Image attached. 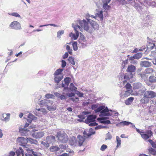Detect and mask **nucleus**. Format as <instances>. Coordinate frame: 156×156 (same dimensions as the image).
<instances>
[{
    "label": "nucleus",
    "instance_id": "1",
    "mask_svg": "<svg viewBox=\"0 0 156 156\" xmlns=\"http://www.w3.org/2000/svg\"><path fill=\"white\" fill-rule=\"evenodd\" d=\"M79 23L80 26L78 25H74L73 24L72 25V27L74 28L75 31V34L73 33H70L69 34V36L72 38L73 39H77L79 36V33L78 30H79L82 32L83 29L87 31L89 30L90 27L88 26V23L85 20H83L81 21H80Z\"/></svg>",
    "mask_w": 156,
    "mask_h": 156
},
{
    "label": "nucleus",
    "instance_id": "2",
    "mask_svg": "<svg viewBox=\"0 0 156 156\" xmlns=\"http://www.w3.org/2000/svg\"><path fill=\"white\" fill-rule=\"evenodd\" d=\"M143 96L140 101L142 104H147L149 102L150 99L156 97V93L152 91L147 90L144 92Z\"/></svg>",
    "mask_w": 156,
    "mask_h": 156
},
{
    "label": "nucleus",
    "instance_id": "3",
    "mask_svg": "<svg viewBox=\"0 0 156 156\" xmlns=\"http://www.w3.org/2000/svg\"><path fill=\"white\" fill-rule=\"evenodd\" d=\"M136 67L132 65H129L126 69V72H129V74L126 73L124 76V79L126 80H129L133 77L132 73L134 72L136 70Z\"/></svg>",
    "mask_w": 156,
    "mask_h": 156
},
{
    "label": "nucleus",
    "instance_id": "4",
    "mask_svg": "<svg viewBox=\"0 0 156 156\" xmlns=\"http://www.w3.org/2000/svg\"><path fill=\"white\" fill-rule=\"evenodd\" d=\"M133 126L135 128L136 131L140 134L142 138L144 140H146L153 136V133L151 130H147L146 132H142L136 128L135 126L134 125Z\"/></svg>",
    "mask_w": 156,
    "mask_h": 156
},
{
    "label": "nucleus",
    "instance_id": "5",
    "mask_svg": "<svg viewBox=\"0 0 156 156\" xmlns=\"http://www.w3.org/2000/svg\"><path fill=\"white\" fill-rule=\"evenodd\" d=\"M56 136L58 140L62 143H66L68 141V137L65 133L61 134L60 132H58Z\"/></svg>",
    "mask_w": 156,
    "mask_h": 156
},
{
    "label": "nucleus",
    "instance_id": "6",
    "mask_svg": "<svg viewBox=\"0 0 156 156\" xmlns=\"http://www.w3.org/2000/svg\"><path fill=\"white\" fill-rule=\"evenodd\" d=\"M28 142V140L23 137H19L17 140V142L23 147L27 144Z\"/></svg>",
    "mask_w": 156,
    "mask_h": 156
},
{
    "label": "nucleus",
    "instance_id": "7",
    "mask_svg": "<svg viewBox=\"0 0 156 156\" xmlns=\"http://www.w3.org/2000/svg\"><path fill=\"white\" fill-rule=\"evenodd\" d=\"M9 26L15 30L20 29L21 28L20 24L16 21L12 22Z\"/></svg>",
    "mask_w": 156,
    "mask_h": 156
},
{
    "label": "nucleus",
    "instance_id": "8",
    "mask_svg": "<svg viewBox=\"0 0 156 156\" xmlns=\"http://www.w3.org/2000/svg\"><path fill=\"white\" fill-rule=\"evenodd\" d=\"M37 131H35L32 133V136L35 138H40L43 136L44 135V133L43 132H37Z\"/></svg>",
    "mask_w": 156,
    "mask_h": 156
},
{
    "label": "nucleus",
    "instance_id": "9",
    "mask_svg": "<svg viewBox=\"0 0 156 156\" xmlns=\"http://www.w3.org/2000/svg\"><path fill=\"white\" fill-rule=\"evenodd\" d=\"M77 138L78 140L77 141H76L75 143H77L78 142V145L79 146H82L85 140V139L83 136L79 135L77 136Z\"/></svg>",
    "mask_w": 156,
    "mask_h": 156
},
{
    "label": "nucleus",
    "instance_id": "10",
    "mask_svg": "<svg viewBox=\"0 0 156 156\" xmlns=\"http://www.w3.org/2000/svg\"><path fill=\"white\" fill-rule=\"evenodd\" d=\"M156 42L152 40H149L147 44V48L149 49H152L154 47L155 48Z\"/></svg>",
    "mask_w": 156,
    "mask_h": 156
},
{
    "label": "nucleus",
    "instance_id": "11",
    "mask_svg": "<svg viewBox=\"0 0 156 156\" xmlns=\"http://www.w3.org/2000/svg\"><path fill=\"white\" fill-rule=\"evenodd\" d=\"M87 21L88 22L91 23V27L90 28L92 30H98V25L94 21H93L92 23V20H91L89 19H87Z\"/></svg>",
    "mask_w": 156,
    "mask_h": 156
},
{
    "label": "nucleus",
    "instance_id": "12",
    "mask_svg": "<svg viewBox=\"0 0 156 156\" xmlns=\"http://www.w3.org/2000/svg\"><path fill=\"white\" fill-rule=\"evenodd\" d=\"M55 137L53 136H48L46 138V141L47 143L50 144L54 142L55 141Z\"/></svg>",
    "mask_w": 156,
    "mask_h": 156
},
{
    "label": "nucleus",
    "instance_id": "13",
    "mask_svg": "<svg viewBox=\"0 0 156 156\" xmlns=\"http://www.w3.org/2000/svg\"><path fill=\"white\" fill-rule=\"evenodd\" d=\"M10 114H3L1 117V119L3 121H8L10 118Z\"/></svg>",
    "mask_w": 156,
    "mask_h": 156
},
{
    "label": "nucleus",
    "instance_id": "14",
    "mask_svg": "<svg viewBox=\"0 0 156 156\" xmlns=\"http://www.w3.org/2000/svg\"><path fill=\"white\" fill-rule=\"evenodd\" d=\"M111 0H102V2L103 3V8L105 10H108L110 6L108 5V4L109 2Z\"/></svg>",
    "mask_w": 156,
    "mask_h": 156
},
{
    "label": "nucleus",
    "instance_id": "15",
    "mask_svg": "<svg viewBox=\"0 0 156 156\" xmlns=\"http://www.w3.org/2000/svg\"><path fill=\"white\" fill-rule=\"evenodd\" d=\"M96 118V117L93 115H89L87 118L86 120H85V122L87 123H90L91 122H94Z\"/></svg>",
    "mask_w": 156,
    "mask_h": 156
},
{
    "label": "nucleus",
    "instance_id": "16",
    "mask_svg": "<svg viewBox=\"0 0 156 156\" xmlns=\"http://www.w3.org/2000/svg\"><path fill=\"white\" fill-rule=\"evenodd\" d=\"M108 118L103 117L102 118H99L98 119V120H101V122L103 123H105L109 124L110 123V122L109 120H105V119H108Z\"/></svg>",
    "mask_w": 156,
    "mask_h": 156
},
{
    "label": "nucleus",
    "instance_id": "17",
    "mask_svg": "<svg viewBox=\"0 0 156 156\" xmlns=\"http://www.w3.org/2000/svg\"><path fill=\"white\" fill-rule=\"evenodd\" d=\"M60 150V148L57 146H52L50 148L51 152H55Z\"/></svg>",
    "mask_w": 156,
    "mask_h": 156
},
{
    "label": "nucleus",
    "instance_id": "18",
    "mask_svg": "<svg viewBox=\"0 0 156 156\" xmlns=\"http://www.w3.org/2000/svg\"><path fill=\"white\" fill-rule=\"evenodd\" d=\"M141 65L142 66L147 67L150 66H151V63L148 61H143L142 62Z\"/></svg>",
    "mask_w": 156,
    "mask_h": 156
},
{
    "label": "nucleus",
    "instance_id": "19",
    "mask_svg": "<svg viewBox=\"0 0 156 156\" xmlns=\"http://www.w3.org/2000/svg\"><path fill=\"white\" fill-rule=\"evenodd\" d=\"M54 77V80L55 83H58L63 78V76H55Z\"/></svg>",
    "mask_w": 156,
    "mask_h": 156
},
{
    "label": "nucleus",
    "instance_id": "20",
    "mask_svg": "<svg viewBox=\"0 0 156 156\" xmlns=\"http://www.w3.org/2000/svg\"><path fill=\"white\" fill-rule=\"evenodd\" d=\"M16 153L18 156H19L20 154H22V156H24V151L22 148L21 147H20L19 149L16 151Z\"/></svg>",
    "mask_w": 156,
    "mask_h": 156
},
{
    "label": "nucleus",
    "instance_id": "21",
    "mask_svg": "<svg viewBox=\"0 0 156 156\" xmlns=\"http://www.w3.org/2000/svg\"><path fill=\"white\" fill-rule=\"evenodd\" d=\"M149 81L151 83L156 82V77L154 76H151L149 77Z\"/></svg>",
    "mask_w": 156,
    "mask_h": 156
},
{
    "label": "nucleus",
    "instance_id": "22",
    "mask_svg": "<svg viewBox=\"0 0 156 156\" xmlns=\"http://www.w3.org/2000/svg\"><path fill=\"white\" fill-rule=\"evenodd\" d=\"M154 70L152 68H148L146 69L144 71L145 74H151L153 73Z\"/></svg>",
    "mask_w": 156,
    "mask_h": 156
},
{
    "label": "nucleus",
    "instance_id": "23",
    "mask_svg": "<svg viewBox=\"0 0 156 156\" xmlns=\"http://www.w3.org/2000/svg\"><path fill=\"white\" fill-rule=\"evenodd\" d=\"M134 99V98L130 97L125 101V103L126 105H129L131 104Z\"/></svg>",
    "mask_w": 156,
    "mask_h": 156
},
{
    "label": "nucleus",
    "instance_id": "24",
    "mask_svg": "<svg viewBox=\"0 0 156 156\" xmlns=\"http://www.w3.org/2000/svg\"><path fill=\"white\" fill-rule=\"evenodd\" d=\"M23 149L28 152H31L32 149L30 147V146L26 144L25 146L23 147Z\"/></svg>",
    "mask_w": 156,
    "mask_h": 156
},
{
    "label": "nucleus",
    "instance_id": "25",
    "mask_svg": "<svg viewBox=\"0 0 156 156\" xmlns=\"http://www.w3.org/2000/svg\"><path fill=\"white\" fill-rule=\"evenodd\" d=\"M149 152L150 154L154 156H156V150L152 148H149L148 149Z\"/></svg>",
    "mask_w": 156,
    "mask_h": 156
},
{
    "label": "nucleus",
    "instance_id": "26",
    "mask_svg": "<svg viewBox=\"0 0 156 156\" xmlns=\"http://www.w3.org/2000/svg\"><path fill=\"white\" fill-rule=\"evenodd\" d=\"M71 79L69 77H67L64 78V81L65 84L66 85L67 87H68L70 81H71Z\"/></svg>",
    "mask_w": 156,
    "mask_h": 156
},
{
    "label": "nucleus",
    "instance_id": "27",
    "mask_svg": "<svg viewBox=\"0 0 156 156\" xmlns=\"http://www.w3.org/2000/svg\"><path fill=\"white\" fill-rule=\"evenodd\" d=\"M69 89L72 91L76 90L77 88L75 87L73 83H71L69 86Z\"/></svg>",
    "mask_w": 156,
    "mask_h": 156
},
{
    "label": "nucleus",
    "instance_id": "28",
    "mask_svg": "<svg viewBox=\"0 0 156 156\" xmlns=\"http://www.w3.org/2000/svg\"><path fill=\"white\" fill-rule=\"evenodd\" d=\"M116 142L117 144L116 147H118L121 145V141L120 138L118 136H116Z\"/></svg>",
    "mask_w": 156,
    "mask_h": 156
},
{
    "label": "nucleus",
    "instance_id": "29",
    "mask_svg": "<svg viewBox=\"0 0 156 156\" xmlns=\"http://www.w3.org/2000/svg\"><path fill=\"white\" fill-rule=\"evenodd\" d=\"M63 70V69H57L55 72L54 73V75L59 76V74H61Z\"/></svg>",
    "mask_w": 156,
    "mask_h": 156
},
{
    "label": "nucleus",
    "instance_id": "30",
    "mask_svg": "<svg viewBox=\"0 0 156 156\" xmlns=\"http://www.w3.org/2000/svg\"><path fill=\"white\" fill-rule=\"evenodd\" d=\"M64 33V31L63 30H59L57 33V37L58 38H61V36H62Z\"/></svg>",
    "mask_w": 156,
    "mask_h": 156
},
{
    "label": "nucleus",
    "instance_id": "31",
    "mask_svg": "<svg viewBox=\"0 0 156 156\" xmlns=\"http://www.w3.org/2000/svg\"><path fill=\"white\" fill-rule=\"evenodd\" d=\"M28 131L27 129L24 128H21L19 129V132L22 134H25Z\"/></svg>",
    "mask_w": 156,
    "mask_h": 156
},
{
    "label": "nucleus",
    "instance_id": "32",
    "mask_svg": "<svg viewBox=\"0 0 156 156\" xmlns=\"http://www.w3.org/2000/svg\"><path fill=\"white\" fill-rule=\"evenodd\" d=\"M141 84L139 83H135L133 85V88L134 89H138L140 88Z\"/></svg>",
    "mask_w": 156,
    "mask_h": 156
},
{
    "label": "nucleus",
    "instance_id": "33",
    "mask_svg": "<svg viewBox=\"0 0 156 156\" xmlns=\"http://www.w3.org/2000/svg\"><path fill=\"white\" fill-rule=\"evenodd\" d=\"M146 74H145V72L144 73H142L139 74V75L141 77L143 80H145L147 79V77L146 75Z\"/></svg>",
    "mask_w": 156,
    "mask_h": 156
},
{
    "label": "nucleus",
    "instance_id": "34",
    "mask_svg": "<svg viewBox=\"0 0 156 156\" xmlns=\"http://www.w3.org/2000/svg\"><path fill=\"white\" fill-rule=\"evenodd\" d=\"M72 46L73 50L76 51L78 49L77 44L76 42H74L72 43Z\"/></svg>",
    "mask_w": 156,
    "mask_h": 156
},
{
    "label": "nucleus",
    "instance_id": "35",
    "mask_svg": "<svg viewBox=\"0 0 156 156\" xmlns=\"http://www.w3.org/2000/svg\"><path fill=\"white\" fill-rule=\"evenodd\" d=\"M68 60L73 65H75V62L73 58L72 57H69Z\"/></svg>",
    "mask_w": 156,
    "mask_h": 156
},
{
    "label": "nucleus",
    "instance_id": "36",
    "mask_svg": "<svg viewBox=\"0 0 156 156\" xmlns=\"http://www.w3.org/2000/svg\"><path fill=\"white\" fill-rule=\"evenodd\" d=\"M104 108L105 106H99L95 110V112H98L101 111Z\"/></svg>",
    "mask_w": 156,
    "mask_h": 156
},
{
    "label": "nucleus",
    "instance_id": "37",
    "mask_svg": "<svg viewBox=\"0 0 156 156\" xmlns=\"http://www.w3.org/2000/svg\"><path fill=\"white\" fill-rule=\"evenodd\" d=\"M135 59H138L142 56V54L141 53H138L134 55Z\"/></svg>",
    "mask_w": 156,
    "mask_h": 156
},
{
    "label": "nucleus",
    "instance_id": "38",
    "mask_svg": "<svg viewBox=\"0 0 156 156\" xmlns=\"http://www.w3.org/2000/svg\"><path fill=\"white\" fill-rule=\"evenodd\" d=\"M146 48L145 46H143L142 48L140 49H139L138 50L137 48H136L135 50L133 51V52L136 53L138 51H142L144 50H145Z\"/></svg>",
    "mask_w": 156,
    "mask_h": 156
},
{
    "label": "nucleus",
    "instance_id": "39",
    "mask_svg": "<svg viewBox=\"0 0 156 156\" xmlns=\"http://www.w3.org/2000/svg\"><path fill=\"white\" fill-rule=\"evenodd\" d=\"M70 99L73 102L75 103L78 102L79 101L78 98L74 97L71 98Z\"/></svg>",
    "mask_w": 156,
    "mask_h": 156
},
{
    "label": "nucleus",
    "instance_id": "40",
    "mask_svg": "<svg viewBox=\"0 0 156 156\" xmlns=\"http://www.w3.org/2000/svg\"><path fill=\"white\" fill-rule=\"evenodd\" d=\"M125 87L127 90H130L132 89V86L129 83H127L125 85Z\"/></svg>",
    "mask_w": 156,
    "mask_h": 156
},
{
    "label": "nucleus",
    "instance_id": "41",
    "mask_svg": "<svg viewBox=\"0 0 156 156\" xmlns=\"http://www.w3.org/2000/svg\"><path fill=\"white\" fill-rule=\"evenodd\" d=\"M28 141L31 144H36L37 142V141L36 140L33 139L31 138L29 139Z\"/></svg>",
    "mask_w": 156,
    "mask_h": 156
},
{
    "label": "nucleus",
    "instance_id": "42",
    "mask_svg": "<svg viewBox=\"0 0 156 156\" xmlns=\"http://www.w3.org/2000/svg\"><path fill=\"white\" fill-rule=\"evenodd\" d=\"M121 124H122L123 125L128 126L129 125L131 124H132V123L129 122H127L126 121H123L120 122Z\"/></svg>",
    "mask_w": 156,
    "mask_h": 156
},
{
    "label": "nucleus",
    "instance_id": "43",
    "mask_svg": "<svg viewBox=\"0 0 156 156\" xmlns=\"http://www.w3.org/2000/svg\"><path fill=\"white\" fill-rule=\"evenodd\" d=\"M66 94L63 91V92L62 93V94L60 95H59V98L61 99V100H63L64 99H65L66 98V96L65 95H66Z\"/></svg>",
    "mask_w": 156,
    "mask_h": 156
},
{
    "label": "nucleus",
    "instance_id": "44",
    "mask_svg": "<svg viewBox=\"0 0 156 156\" xmlns=\"http://www.w3.org/2000/svg\"><path fill=\"white\" fill-rule=\"evenodd\" d=\"M9 14L10 15L12 16L17 17H20V15L16 12H13L11 13L10 14Z\"/></svg>",
    "mask_w": 156,
    "mask_h": 156
},
{
    "label": "nucleus",
    "instance_id": "45",
    "mask_svg": "<svg viewBox=\"0 0 156 156\" xmlns=\"http://www.w3.org/2000/svg\"><path fill=\"white\" fill-rule=\"evenodd\" d=\"M54 95L52 94H48L45 95V97L48 99L52 98L54 97Z\"/></svg>",
    "mask_w": 156,
    "mask_h": 156
},
{
    "label": "nucleus",
    "instance_id": "46",
    "mask_svg": "<svg viewBox=\"0 0 156 156\" xmlns=\"http://www.w3.org/2000/svg\"><path fill=\"white\" fill-rule=\"evenodd\" d=\"M76 94L79 97H83V93L79 91L76 90Z\"/></svg>",
    "mask_w": 156,
    "mask_h": 156
},
{
    "label": "nucleus",
    "instance_id": "47",
    "mask_svg": "<svg viewBox=\"0 0 156 156\" xmlns=\"http://www.w3.org/2000/svg\"><path fill=\"white\" fill-rule=\"evenodd\" d=\"M97 16L99 17L101 20H102L103 18V15L102 11H101L98 14Z\"/></svg>",
    "mask_w": 156,
    "mask_h": 156
},
{
    "label": "nucleus",
    "instance_id": "48",
    "mask_svg": "<svg viewBox=\"0 0 156 156\" xmlns=\"http://www.w3.org/2000/svg\"><path fill=\"white\" fill-rule=\"evenodd\" d=\"M131 92H130V90H127L126 91L124 94V95L126 97H127L129 96Z\"/></svg>",
    "mask_w": 156,
    "mask_h": 156
},
{
    "label": "nucleus",
    "instance_id": "49",
    "mask_svg": "<svg viewBox=\"0 0 156 156\" xmlns=\"http://www.w3.org/2000/svg\"><path fill=\"white\" fill-rule=\"evenodd\" d=\"M28 119H31L33 120L35 118V117L31 113H30V114H29L28 116Z\"/></svg>",
    "mask_w": 156,
    "mask_h": 156
},
{
    "label": "nucleus",
    "instance_id": "50",
    "mask_svg": "<svg viewBox=\"0 0 156 156\" xmlns=\"http://www.w3.org/2000/svg\"><path fill=\"white\" fill-rule=\"evenodd\" d=\"M107 147V146L105 144H103L101 147V150L102 151H104L106 149Z\"/></svg>",
    "mask_w": 156,
    "mask_h": 156
},
{
    "label": "nucleus",
    "instance_id": "51",
    "mask_svg": "<svg viewBox=\"0 0 156 156\" xmlns=\"http://www.w3.org/2000/svg\"><path fill=\"white\" fill-rule=\"evenodd\" d=\"M109 110L108 108L106 107V108H104L101 112V114L105 113V112H108Z\"/></svg>",
    "mask_w": 156,
    "mask_h": 156
},
{
    "label": "nucleus",
    "instance_id": "52",
    "mask_svg": "<svg viewBox=\"0 0 156 156\" xmlns=\"http://www.w3.org/2000/svg\"><path fill=\"white\" fill-rule=\"evenodd\" d=\"M65 84H64L62 83V87L64 88V89L63 90V91H65L66 90H68V87H67V86H66Z\"/></svg>",
    "mask_w": 156,
    "mask_h": 156
},
{
    "label": "nucleus",
    "instance_id": "53",
    "mask_svg": "<svg viewBox=\"0 0 156 156\" xmlns=\"http://www.w3.org/2000/svg\"><path fill=\"white\" fill-rule=\"evenodd\" d=\"M83 134L84 135V137H88L91 135V134L90 133H87L86 131H84L83 132Z\"/></svg>",
    "mask_w": 156,
    "mask_h": 156
},
{
    "label": "nucleus",
    "instance_id": "54",
    "mask_svg": "<svg viewBox=\"0 0 156 156\" xmlns=\"http://www.w3.org/2000/svg\"><path fill=\"white\" fill-rule=\"evenodd\" d=\"M66 95H67V96L70 97L72 98V97L74 96H75V94L73 93H67L66 94Z\"/></svg>",
    "mask_w": 156,
    "mask_h": 156
},
{
    "label": "nucleus",
    "instance_id": "55",
    "mask_svg": "<svg viewBox=\"0 0 156 156\" xmlns=\"http://www.w3.org/2000/svg\"><path fill=\"white\" fill-rule=\"evenodd\" d=\"M62 68H64L65 67L66 65V61L65 60H62Z\"/></svg>",
    "mask_w": 156,
    "mask_h": 156
},
{
    "label": "nucleus",
    "instance_id": "56",
    "mask_svg": "<svg viewBox=\"0 0 156 156\" xmlns=\"http://www.w3.org/2000/svg\"><path fill=\"white\" fill-rule=\"evenodd\" d=\"M46 102L45 100H42L41 101L40 104L41 105H42V106H44V105L45 104Z\"/></svg>",
    "mask_w": 156,
    "mask_h": 156
},
{
    "label": "nucleus",
    "instance_id": "57",
    "mask_svg": "<svg viewBox=\"0 0 156 156\" xmlns=\"http://www.w3.org/2000/svg\"><path fill=\"white\" fill-rule=\"evenodd\" d=\"M68 56V52L65 53L64 54L63 56V58L64 59H65L67 58Z\"/></svg>",
    "mask_w": 156,
    "mask_h": 156
},
{
    "label": "nucleus",
    "instance_id": "58",
    "mask_svg": "<svg viewBox=\"0 0 156 156\" xmlns=\"http://www.w3.org/2000/svg\"><path fill=\"white\" fill-rule=\"evenodd\" d=\"M48 109L49 110L54 111L56 109V108L55 107L51 108V107H50L49 106H48Z\"/></svg>",
    "mask_w": 156,
    "mask_h": 156
},
{
    "label": "nucleus",
    "instance_id": "59",
    "mask_svg": "<svg viewBox=\"0 0 156 156\" xmlns=\"http://www.w3.org/2000/svg\"><path fill=\"white\" fill-rule=\"evenodd\" d=\"M97 125V123H96L95 122H94L90 123V124H89V126H95Z\"/></svg>",
    "mask_w": 156,
    "mask_h": 156
},
{
    "label": "nucleus",
    "instance_id": "60",
    "mask_svg": "<svg viewBox=\"0 0 156 156\" xmlns=\"http://www.w3.org/2000/svg\"><path fill=\"white\" fill-rule=\"evenodd\" d=\"M41 143L42 144L44 145V146H46V147H48V146H49L48 144H49V143H46L45 142H43V141H42Z\"/></svg>",
    "mask_w": 156,
    "mask_h": 156
},
{
    "label": "nucleus",
    "instance_id": "61",
    "mask_svg": "<svg viewBox=\"0 0 156 156\" xmlns=\"http://www.w3.org/2000/svg\"><path fill=\"white\" fill-rule=\"evenodd\" d=\"M15 154L14 152L11 151L9 153V155L8 156H14Z\"/></svg>",
    "mask_w": 156,
    "mask_h": 156
},
{
    "label": "nucleus",
    "instance_id": "62",
    "mask_svg": "<svg viewBox=\"0 0 156 156\" xmlns=\"http://www.w3.org/2000/svg\"><path fill=\"white\" fill-rule=\"evenodd\" d=\"M78 116L79 118L82 119H85L84 116L83 115H79Z\"/></svg>",
    "mask_w": 156,
    "mask_h": 156
},
{
    "label": "nucleus",
    "instance_id": "63",
    "mask_svg": "<svg viewBox=\"0 0 156 156\" xmlns=\"http://www.w3.org/2000/svg\"><path fill=\"white\" fill-rule=\"evenodd\" d=\"M127 60H126L125 61H123L122 62V65L124 64V65L123 66V68H124L125 67V64L127 63Z\"/></svg>",
    "mask_w": 156,
    "mask_h": 156
},
{
    "label": "nucleus",
    "instance_id": "64",
    "mask_svg": "<svg viewBox=\"0 0 156 156\" xmlns=\"http://www.w3.org/2000/svg\"><path fill=\"white\" fill-rule=\"evenodd\" d=\"M31 153L33 154V155L34 156H38L37 154V153L36 152H34L33 150L31 151Z\"/></svg>",
    "mask_w": 156,
    "mask_h": 156
}]
</instances>
